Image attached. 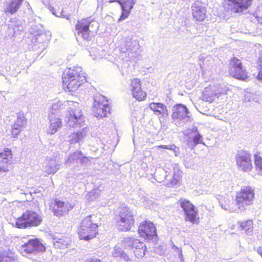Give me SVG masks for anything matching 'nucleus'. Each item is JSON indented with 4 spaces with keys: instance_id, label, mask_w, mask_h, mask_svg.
I'll use <instances>...</instances> for the list:
<instances>
[{
    "instance_id": "nucleus-1",
    "label": "nucleus",
    "mask_w": 262,
    "mask_h": 262,
    "mask_svg": "<svg viewBox=\"0 0 262 262\" xmlns=\"http://www.w3.org/2000/svg\"><path fill=\"white\" fill-rule=\"evenodd\" d=\"M86 82L85 73L80 67L67 68L62 73V88L70 93L76 92Z\"/></svg>"
},
{
    "instance_id": "nucleus-2",
    "label": "nucleus",
    "mask_w": 262,
    "mask_h": 262,
    "mask_svg": "<svg viewBox=\"0 0 262 262\" xmlns=\"http://www.w3.org/2000/svg\"><path fill=\"white\" fill-rule=\"evenodd\" d=\"M94 214L84 217L80 222L77 230L80 240L89 241L98 234V225L93 221Z\"/></svg>"
},
{
    "instance_id": "nucleus-3",
    "label": "nucleus",
    "mask_w": 262,
    "mask_h": 262,
    "mask_svg": "<svg viewBox=\"0 0 262 262\" xmlns=\"http://www.w3.org/2000/svg\"><path fill=\"white\" fill-rule=\"evenodd\" d=\"M42 222V217L39 213L35 211L27 210L16 218L15 222L12 224L16 228L22 229L37 227Z\"/></svg>"
},
{
    "instance_id": "nucleus-4",
    "label": "nucleus",
    "mask_w": 262,
    "mask_h": 262,
    "mask_svg": "<svg viewBox=\"0 0 262 262\" xmlns=\"http://www.w3.org/2000/svg\"><path fill=\"white\" fill-rule=\"evenodd\" d=\"M97 28V23L91 17L79 19L75 24V31L77 35L85 40L90 39L91 34Z\"/></svg>"
},
{
    "instance_id": "nucleus-5",
    "label": "nucleus",
    "mask_w": 262,
    "mask_h": 262,
    "mask_svg": "<svg viewBox=\"0 0 262 262\" xmlns=\"http://www.w3.org/2000/svg\"><path fill=\"white\" fill-rule=\"evenodd\" d=\"M254 191L251 187L245 186L236 192L235 204L237 208L240 210H245L246 207L253 204L254 199Z\"/></svg>"
},
{
    "instance_id": "nucleus-6",
    "label": "nucleus",
    "mask_w": 262,
    "mask_h": 262,
    "mask_svg": "<svg viewBox=\"0 0 262 262\" xmlns=\"http://www.w3.org/2000/svg\"><path fill=\"white\" fill-rule=\"evenodd\" d=\"M111 112L108 99L104 96L98 94L94 98L93 112L95 117L99 118L107 117Z\"/></svg>"
},
{
    "instance_id": "nucleus-7",
    "label": "nucleus",
    "mask_w": 262,
    "mask_h": 262,
    "mask_svg": "<svg viewBox=\"0 0 262 262\" xmlns=\"http://www.w3.org/2000/svg\"><path fill=\"white\" fill-rule=\"evenodd\" d=\"M253 0H223L222 6L230 14L242 13L252 5Z\"/></svg>"
},
{
    "instance_id": "nucleus-8",
    "label": "nucleus",
    "mask_w": 262,
    "mask_h": 262,
    "mask_svg": "<svg viewBox=\"0 0 262 262\" xmlns=\"http://www.w3.org/2000/svg\"><path fill=\"white\" fill-rule=\"evenodd\" d=\"M228 73L232 77L239 80H245L248 78L247 72L241 60L233 57L229 60Z\"/></svg>"
},
{
    "instance_id": "nucleus-9",
    "label": "nucleus",
    "mask_w": 262,
    "mask_h": 262,
    "mask_svg": "<svg viewBox=\"0 0 262 262\" xmlns=\"http://www.w3.org/2000/svg\"><path fill=\"white\" fill-rule=\"evenodd\" d=\"M180 205L184 212L186 222L196 224L200 223L198 210L192 203L189 200L183 199L180 201Z\"/></svg>"
},
{
    "instance_id": "nucleus-10",
    "label": "nucleus",
    "mask_w": 262,
    "mask_h": 262,
    "mask_svg": "<svg viewBox=\"0 0 262 262\" xmlns=\"http://www.w3.org/2000/svg\"><path fill=\"white\" fill-rule=\"evenodd\" d=\"M138 233L145 241H150L157 237L156 226L153 222L147 220L140 223Z\"/></svg>"
},
{
    "instance_id": "nucleus-11",
    "label": "nucleus",
    "mask_w": 262,
    "mask_h": 262,
    "mask_svg": "<svg viewBox=\"0 0 262 262\" xmlns=\"http://www.w3.org/2000/svg\"><path fill=\"white\" fill-rule=\"evenodd\" d=\"M117 223L120 230L124 231L130 230L135 222L134 215L132 210L126 207L122 208Z\"/></svg>"
},
{
    "instance_id": "nucleus-12",
    "label": "nucleus",
    "mask_w": 262,
    "mask_h": 262,
    "mask_svg": "<svg viewBox=\"0 0 262 262\" xmlns=\"http://www.w3.org/2000/svg\"><path fill=\"white\" fill-rule=\"evenodd\" d=\"M73 208V206L70 203L58 199H54L49 204V209L57 216H62L68 214Z\"/></svg>"
},
{
    "instance_id": "nucleus-13",
    "label": "nucleus",
    "mask_w": 262,
    "mask_h": 262,
    "mask_svg": "<svg viewBox=\"0 0 262 262\" xmlns=\"http://www.w3.org/2000/svg\"><path fill=\"white\" fill-rule=\"evenodd\" d=\"M236 163L239 169L244 171H250L252 168L251 154L245 150L239 151L236 155Z\"/></svg>"
},
{
    "instance_id": "nucleus-14",
    "label": "nucleus",
    "mask_w": 262,
    "mask_h": 262,
    "mask_svg": "<svg viewBox=\"0 0 262 262\" xmlns=\"http://www.w3.org/2000/svg\"><path fill=\"white\" fill-rule=\"evenodd\" d=\"M84 117L79 109H75L70 112L66 124L71 128L80 127L84 125Z\"/></svg>"
},
{
    "instance_id": "nucleus-15",
    "label": "nucleus",
    "mask_w": 262,
    "mask_h": 262,
    "mask_svg": "<svg viewBox=\"0 0 262 262\" xmlns=\"http://www.w3.org/2000/svg\"><path fill=\"white\" fill-rule=\"evenodd\" d=\"M22 253L32 254L38 252H43L46 250L45 246L37 239L29 240L21 246Z\"/></svg>"
},
{
    "instance_id": "nucleus-16",
    "label": "nucleus",
    "mask_w": 262,
    "mask_h": 262,
    "mask_svg": "<svg viewBox=\"0 0 262 262\" xmlns=\"http://www.w3.org/2000/svg\"><path fill=\"white\" fill-rule=\"evenodd\" d=\"M130 90L134 98L139 101L145 100L147 94L142 88V82L138 78H133L130 81Z\"/></svg>"
},
{
    "instance_id": "nucleus-17",
    "label": "nucleus",
    "mask_w": 262,
    "mask_h": 262,
    "mask_svg": "<svg viewBox=\"0 0 262 262\" xmlns=\"http://www.w3.org/2000/svg\"><path fill=\"white\" fill-rule=\"evenodd\" d=\"M109 2H117L120 5L121 13L118 19L120 21L125 19L129 16L136 0H110Z\"/></svg>"
},
{
    "instance_id": "nucleus-18",
    "label": "nucleus",
    "mask_w": 262,
    "mask_h": 262,
    "mask_svg": "<svg viewBox=\"0 0 262 262\" xmlns=\"http://www.w3.org/2000/svg\"><path fill=\"white\" fill-rule=\"evenodd\" d=\"M13 154L10 148H5L0 152V172H7L9 166L11 164Z\"/></svg>"
},
{
    "instance_id": "nucleus-19",
    "label": "nucleus",
    "mask_w": 262,
    "mask_h": 262,
    "mask_svg": "<svg viewBox=\"0 0 262 262\" xmlns=\"http://www.w3.org/2000/svg\"><path fill=\"white\" fill-rule=\"evenodd\" d=\"M126 242L128 244H132V247L134 248V253L135 256L138 258H142L145 254L146 251V246L144 243L138 239H134L128 238Z\"/></svg>"
},
{
    "instance_id": "nucleus-20",
    "label": "nucleus",
    "mask_w": 262,
    "mask_h": 262,
    "mask_svg": "<svg viewBox=\"0 0 262 262\" xmlns=\"http://www.w3.org/2000/svg\"><path fill=\"white\" fill-rule=\"evenodd\" d=\"M188 110L185 105L177 104L173 107L171 116L173 120L182 121L188 118Z\"/></svg>"
},
{
    "instance_id": "nucleus-21",
    "label": "nucleus",
    "mask_w": 262,
    "mask_h": 262,
    "mask_svg": "<svg viewBox=\"0 0 262 262\" xmlns=\"http://www.w3.org/2000/svg\"><path fill=\"white\" fill-rule=\"evenodd\" d=\"M191 13L195 21L202 22L206 18V8L201 5L194 3L191 6Z\"/></svg>"
},
{
    "instance_id": "nucleus-22",
    "label": "nucleus",
    "mask_w": 262,
    "mask_h": 262,
    "mask_svg": "<svg viewBox=\"0 0 262 262\" xmlns=\"http://www.w3.org/2000/svg\"><path fill=\"white\" fill-rule=\"evenodd\" d=\"M71 238L66 235L57 234L53 237V244L54 247L58 249H65L70 245Z\"/></svg>"
},
{
    "instance_id": "nucleus-23",
    "label": "nucleus",
    "mask_w": 262,
    "mask_h": 262,
    "mask_svg": "<svg viewBox=\"0 0 262 262\" xmlns=\"http://www.w3.org/2000/svg\"><path fill=\"white\" fill-rule=\"evenodd\" d=\"M149 107L159 118H164L168 115L167 107L163 103L151 102L149 104Z\"/></svg>"
},
{
    "instance_id": "nucleus-24",
    "label": "nucleus",
    "mask_w": 262,
    "mask_h": 262,
    "mask_svg": "<svg viewBox=\"0 0 262 262\" xmlns=\"http://www.w3.org/2000/svg\"><path fill=\"white\" fill-rule=\"evenodd\" d=\"M218 200L222 208L224 209L232 211H236L237 209L235 204V200L233 201L232 199H230L228 195L220 196Z\"/></svg>"
},
{
    "instance_id": "nucleus-25",
    "label": "nucleus",
    "mask_w": 262,
    "mask_h": 262,
    "mask_svg": "<svg viewBox=\"0 0 262 262\" xmlns=\"http://www.w3.org/2000/svg\"><path fill=\"white\" fill-rule=\"evenodd\" d=\"M217 95V90L213 86L209 85L203 90L202 92L201 98L203 100L211 102L214 100Z\"/></svg>"
},
{
    "instance_id": "nucleus-26",
    "label": "nucleus",
    "mask_w": 262,
    "mask_h": 262,
    "mask_svg": "<svg viewBox=\"0 0 262 262\" xmlns=\"http://www.w3.org/2000/svg\"><path fill=\"white\" fill-rule=\"evenodd\" d=\"M26 119L24 117H17L13 124L11 130V136L13 138L17 137L22 130V128L26 124Z\"/></svg>"
},
{
    "instance_id": "nucleus-27",
    "label": "nucleus",
    "mask_w": 262,
    "mask_h": 262,
    "mask_svg": "<svg viewBox=\"0 0 262 262\" xmlns=\"http://www.w3.org/2000/svg\"><path fill=\"white\" fill-rule=\"evenodd\" d=\"M24 0H7L5 12L11 14L17 12Z\"/></svg>"
},
{
    "instance_id": "nucleus-28",
    "label": "nucleus",
    "mask_w": 262,
    "mask_h": 262,
    "mask_svg": "<svg viewBox=\"0 0 262 262\" xmlns=\"http://www.w3.org/2000/svg\"><path fill=\"white\" fill-rule=\"evenodd\" d=\"M50 124L48 128V134L53 135L56 133L59 128L62 126V122L60 119L55 118L54 116H49Z\"/></svg>"
},
{
    "instance_id": "nucleus-29",
    "label": "nucleus",
    "mask_w": 262,
    "mask_h": 262,
    "mask_svg": "<svg viewBox=\"0 0 262 262\" xmlns=\"http://www.w3.org/2000/svg\"><path fill=\"white\" fill-rule=\"evenodd\" d=\"M58 170V165L54 160H50L45 166L44 172L46 175L53 174Z\"/></svg>"
},
{
    "instance_id": "nucleus-30",
    "label": "nucleus",
    "mask_w": 262,
    "mask_h": 262,
    "mask_svg": "<svg viewBox=\"0 0 262 262\" xmlns=\"http://www.w3.org/2000/svg\"><path fill=\"white\" fill-rule=\"evenodd\" d=\"M84 128H83L81 131L72 133L69 136V142L72 144H75L82 140L85 136Z\"/></svg>"
},
{
    "instance_id": "nucleus-31",
    "label": "nucleus",
    "mask_w": 262,
    "mask_h": 262,
    "mask_svg": "<svg viewBox=\"0 0 262 262\" xmlns=\"http://www.w3.org/2000/svg\"><path fill=\"white\" fill-rule=\"evenodd\" d=\"M240 227L244 230L246 234H251L253 230V221L252 220H248L240 223Z\"/></svg>"
},
{
    "instance_id": "nucleus-32",
    "label": "nucleus",
    "mask_w": 262,
    "mask_h": 262,
    "mask_svg": "<svg viewBox=\"0 0 262 262\" xmlns=\"http://www.w3.org/2000/svg\"><path fill=\"white\" fill-rule=\"evenodd\" d=\"M254 161L256 170L262 171V157L260 152L257 151L254 154Z\"/></svg>"
},
{
    "instance_id": "nucleus-33",
    "label": "nucleus",
    "mask_w": 262,
    "mask_h": 262,
    "mask_svg": "<svg viewBox=\"0 0 262 262\" xmlns=\"http://www.w3.org/2000/svg\"><path fill=\"white\" fill-rule=\"evenodd\" d=\"M82 155V151L80 150H76L70 154L67 159L68 163H71L73 162L78 163V160Z\"/></svg>"
},
{
    "instance_id": "nucleus-34",
    "label": "nucleus",
    "mask_w": 262,
    "mask_h": 262,
    "mask_svg": "<svg viewBox=\"0 0 262 262\" xmlns=\"http://www.w3.org/2000/svg\"><path fill=\"white\" fill-rule=\"evenodd\" d=\"M62 104L60 102H57L53 103L51 106L49 116H53L56 113H58L62 109Z\"/></svg>"
},
{
    "instance_id": "nucleus-35",
    "label": "nucleus",
    "mask_w": 262,
    "mask_h": 262,
    "mask_svg": "<svg viewBox=\"0 0 262 262\" xmlns=\"http://www.w3.org/2000/svg\"><path fill=\"white\" fill-rule=\"evenodd\" d=\"M192 140L195 145L201 143L202 142L201 135L199 134H196L193 137Z\"/></svg>"
},
{
    "instance_id": "nucleus-36",
    "label": "nucleus",
    "mask_w": 262,
    "mask_h": 262,
    "mask_svg": "<svg viewBox=\"0 0 262 262\" xmlns=\"http://www.w3.org/2000/svg\"><path fill=\"white\" fill-rule=\"evenodd\" d=\"M88 161V158L86 157H85L82 152V155L78 160V163H79L81 165H83L84 163H86Z\"/></svg>"
},
{
    "instance_id": "nucleus-37",
    "label": "nucleus",
    "mask_w": 262,
    "mask_h": 262,
    "mask_svg": "<svg viewBox=\"0 0 262 262\" xmlns=\"http://www.w3.org/2000/svg\"><path fill=\"white\" fill-rule=\"evenodd\" d=\"M10 259L7 255L4 253L0 255V262H8Z\"/></svg>"
},
{
    "instance_id": "nucleus-38",
    "label": "nucleus",
    "mask_w": 262,
    "mask_h": 262,
    "mask_svg": "<svg viewBox=\"0 0 262 262\" xmlns=\"http://www.w3.org/2000/svg\"><path fill=\"white\" fill-rule=\"evenodd\" d=\"M157 147L158 148H163L170 150H174V149L176 148V146L174 145H171L169 146L168 145H160L157 146Z\"/></svg>"
},
{
    "instance_id": "nucleus-39",
    "label": "nucleus",
    "mask_w": 262,
    "mask_h": 262,
    "mask_svg": "<svg viewBox=\"0 0 262 262\" xmlns=\"http://www.w3.org/2000/svg\"><path fill=\"white\" fill-rule=\"evenodd\" d=\"M84 262H102L101 260L97 258H90L86 259Z\"/></svg>"
},
{
    "instance_id": "nucleus-40",
    "label": "nucleus",
    "mask_w": 262,
    "mask_h": 262,
    "mask_svg": "<svg viewBox=\"0 0 262 262\" xmlns=\"http://www.w3.org/2000/svg\"><path fill=\"white\" fill-rule=\"evenodd\" d=\"M256 77L258 80H262V67L259 69Z\"/></svg>"
},
{
    "instance_id": "nucleus-41",
    "label": "nucleus",
    "mask_w": 262,
    "mask_h": 262,
    "mask_svg": "<svg viewBox=\"0 0 262 262\" xmlns=\"http://www.w3.org/2000/svg\"><path fill=\"white\" fill-rule=\"evenodd\" d=\"M181 177H180L178 174H174L172 182H173L174 180H176L177 182H179L181 180Z\"/></svg>"
},
{
    "instance_id": "nucleus-42",
    "label": "nucleus",
    "mask_w": 262,
    "mask_h": 262,
    "mask_svg": "<svg viewBox=\"0 0 262 262\" xmlns=\"http://www.w3.org/2000/svg\"><path fill=\"white\" fill-rule=\"evenodd\" d=\"M256 252L262 257V246H259L256 250Z\"/></svg>"
},
{
    "instance_id": "nucleus-43",
    "label": "nucleus",
    "mask_w": 262,
    "mask_h": 262,
    "mask_svg": "<svg viewBox=\"0 0 262 262\" xmlns=\"http://www.w3.org/2000/svg\"><path fill=\"white\" fill-rule=\"evenodd\" d=\"M259 60H260L261 61H262V57L261 58H259Z\"/></svg>"
},
{
    "instance_id": "nucleus-44",
    "label": "nucleus",
    "mask_w": 262,
    "mask_h": 262,
    "mask_svg": "<svg viewBox=\"0 0 262 262\" xmlns=\"http://www.w3.org/2000/svg\"><path fill=\"white\" fill-rule=\"evenodd\" d=\"M260 235H261V237L262 238V230H261V233Z\"/></svg>"
}]
</instances>
